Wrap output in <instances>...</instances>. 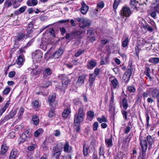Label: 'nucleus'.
<instances>
[{
  "label": "nucleus",
  "mask_w": 159,
  "mask_h": 159,
  "mask_svg": "<svg viewBox=\"0 0 159 159\" xmlns=\"http://www.w3.org/2000/svg\"><path fill=\"white\" fill-rule=\"evenodd\" d=\"M37 3V0H28L27 2V4L30 6H35Z\"/></svg>",
  "instance_id": "obj_23"
},
{
  "label": "nucleus",
  "mask_w": 159,
  "mask_h": 159,
  "mask_svg": "<svg viewBox=\"0 0 159 159\" xmlns=\"http://www.w3.org/2000/svg\"><path fill=\"white\" fill-rule=\"evenodd\" d=\"M150 62L157 64L159 62V58L157 57L151 58L149 60Z\"/></svg>",
  "instance_id": "obj_30"
},
{
  "label": "nucleus",
  "mask_w": 159,
  "mask_h": 159,
  "mask_svg": "<svg viewBox=\"0 0 159 159\" xmlns=\"http://www.w3.org/2000/svg\"><path fill=\"white\" fill-rule=\"evenodd\" d=\"M63 148V145L61 143H59L57 146L54 147L53 150L54 153L61 152Z\"/></svg>",
  "instance_id": "obj_16"
},
{
  "label": "nucleus",
  "mask_w": 159,
  "mask_h": 159,
  "mask_svg": "<svg viewBox=\"0 0 159 159\" xmlns=\"http://www.w3.org/2000/svg\"><path fill=\"white\" fill-rule=\"evenodd\" d=\"M152 5L153 8H155L157 11H159V0H154L153 3Z\"/></svg>",
  "instance_id": "obj_21"
},
{
  "label": "nucleus",
  "mask_w": 159,
  "mask_h": 159,
  "mask_svg": "<svg viewBox=\"0 0 159 159\" xmlns=\"http://www.w3.org/2000/svg\"><path fill=\"white\" fill-rule=\"evenodd\" d=\"M51 84V82L47 81H44L43 82V85L42 87H47L48 86Z\"/></svg>",
  "instance_id": "obj_48"
},
{
  "label": "nucleus",
  "mask_w": 159,
  "mask_h": 159,
  "mask_svg": "<svg viewBox=\"0 0 159 159\" xmlns=\"http://www.w3.org/2000/svg\"><path fill=\"white\" fill-rule=\"evenodd\" d=\"M132 74V71L131 69L128 68L127 69L123 75L122 79L125 82L127 83L129 80L130 76Z\"/></svg>",
  "instance_id": "obj_7"
},
{
  "label": "nucleus",
  "mask_w": 159,
  "mask_h": 159,
  "mask_svg": "<svg viewBox=\"0 0 159 159\" xmlns=\"http://www.w3.org/2000/svg\"><path fill=\"white\" fill-rule=\"evenodd\" d=\"M151 16L153 18H155L156 16H157V13H159V11L157 12L155 10V8H153L152 7V5L151 10Z\"/></svg>",
  "instance_id": "obj_27"
},
{
  "label": "nucleus",
  "mask_w": 159,
  "mask_h": 159,
  "mask_svg": "<svg viewBox=\"0 0 159 159\" xmlns=\"http://www.w3.org/2000/svg\"><path fill=\"white\" fill-rule=\"evenodd\" d=\"M18 154V151L15 149H13L11 151L10 156V159H15Z\"/></svg>",
  "instance_id": "obj_18"
},
{
  "label": "nucleus",
  "mask_w": 159,
  "mask_h": 159,
  "mask_svg": "<svg viewBox=\"0 0 159 159\" xmlns=\"http://www.w3.org/2000/svg\"><path fill=\"white\" fill-rule=\"evenodd\" d=\"M88 148L84 146L83 147V154L84 156H86L88 154Z\"/></svg>",
  "instance_id": "obj_47"
},
{
  "label": "nucleus",
  "mask_w": 159,
  "mask_h": 159,
  "mask_svg": "<svg viewBox=\"0 0 159 159\" xmlns=\"http://www.w3.org/2000/svg\"><path fill=\"white\" fill-rule=\"evenodd\" d=\"M84 51L82 50H78L77 52L75 53V56L76 57H78L80 56L83 52Z\"/></svg>",
  "instance_id": "obj_52"
},
{
  "label": "nucleus",
  "mask_w": 159,
  "mask_h": 159,
  "mask_svg": "<svg viewBox=\"0 0 159 159\" xmlns=\"http://www.w3.org/2000/svg\"><path fill=\"white\" fill-rule=\"evenodd\" d=\"M150 91H147L145 92H144L142 94V95L143 96L144 98H145L147 97L149 95Z\"/></svg>",
  "instance_id": "obj_51"
},
{
  "label": "nucleus",
  "mask_w": 159,
  "mask_h": 159,
  "mask_svg": "<svg viewBox=\"0 0 159 159\" xmlns=\"http://www.w3.org/2000/svg\"><path fill=\"white\" fill-rule=\"evenodd\" d=\"M43 132V130L42 128H39L37 129L34 133V135L35 137H38L39 135L42 134Z\"/></svg>",
  "instance_id": "obj_29"
},
{
  "label": "nucleus",
  "mask_w": 159,
  "mask_h": 159,
  "mask_svg": "<svg viewBox=\"0 0 159 159\" xmlns=\"http://www.w3.org/2000/svg\"><path fill=\"white\" fill-rule=\"evenodd\" d=\"M98 123L97 122H95L93 125V129L94 131L97 130L98 129Z\"/></svg>",
  "instance_id": "obj_46"
},
{
  "label": "nucleus",
  "mask_w": 159,
  "mask_h": 159,
  "mask_svg": "<svg viewBox=\"0 0 159 159\" xmlns=\"http://www.w3.org/2000/svg\"><path fill=\"white\" fill-rule=\"evenodd\" d=\"M52 73V71L51 69L49 68L46 69L43 72V75L44 76H47L50 75Z\"/></svg>",
  "instance_id": "obj_32"
},
{
  "label": "nucleus",
  "mask_w": 159,
  "mask_h": 159,
  "mask_svg": "<svg viewBox=\"0 0 159 159\" xmlns=\"http://www.w3.org/2000/svg\"><path fill=\"white\" fill-rule=\"evenodd\" d=\"M127 89L130 92L134 93L135 91V89L133 86L128 87Z\"/></svg>",
  "instance_id": "obj_49"
},
{
  "label": "nucleus",
  "mask_w": 159,
  "mask_h": 159,
  "mask_svg": "<svg viewBox=\"0 0 159 159\" xmlns=\"http://www.w3.org/2000/svg\"><path fill=\"white\" fill-rule=\"evenodd\" d=\"M8 150V148L6 145L3 144L1 146V149L0 152V156H2V155L5 154Z\"/></svg>",
  "instance_id": "obj_17"
},
{
  "label": "nucleus",
  "mask_w": 159,
  "mask_h": 159,
  "mask_svg": "<svg viewBox=\"0 0 159 159\" xmlns=\"http://www.w3.org/2000/svg\"><path fill=\"white\" fill-rule=\"evenodd\" d=\"M140 144L141 147L142 157L144 158L146 156V152L148 148V143L145 139L142 137H140Z\"/></svg>",
  "instance_id": "obj_5"
},
{
  "label": "nucleus",
  "mask_w": 159,
  "mask_h": 159,
  "mask_svg": "<svg viewBox=\"0 0 159 159\" xmlns=\"http://www.w3.org/2000/svg\"><path fill=\"white\" fill-rule=\"evenodd\" d=\"M43 53L40 50H36L33 53V60L35 61H40L42 57Z\"/></svg>",
  "instance_id": "obj_6"
},
{
  "label": "nucleus",
  "mask_w": 159,
  "mask_h": 159,
  "mask_svg": "<svg viewBox=\"0 0 159 159\" xmlns=\"http://www.w3.org/2000/svg\"><path fill=\"white\" fill-rule=\"evenodd\" d=\"M120 0H115L114 3L113 4V7L114 9H116L117 8L119 3Z\"/></svg>",
  "instance_id": "obj_43"
},
{
  "label": "nucleus",
  "mask_w": 159,
  "mask_h": 159,
  "mask_svg": "<svg viewBox=\"0 0 159 159\" xmlns=\"http://www.w3.org/2000/svg\"><path fill=\"white\" fill-rule=\"evenodd\" d=\"M32 104L33 106L35 108H37L40 106L39 102L37 100H35L34 101H33L32 102Z\"/></svg>",
  "instance_id": "obj_45"
},
{
  "label": "nucleus",
  "mask_w": 159,
  "mask_h": 159,
  "mask_svg": "<svg viewBox=\"0 0 159 159\" xmlns=\"http://www.w3.org/2000/svg\"><path fill=\"white\" fill-rule=\"evenodd\" d=\"M81 6L82 7L80 9V11L82 13L85 14L87 13L88 10V6L84 2H82Z\"/></svg>",
  "instance_id": "obj_13"
},
{
  "label": "nucleus",
  "mask_w": 159,
  "mask_h": 159,
  "mask_svg": "<svg viewBox=\"0 0 159 159\" xmlns=\"http://www.w3.org/2000/svg\"><path fill=\"white\" fill-rule=\"evenodd\" d=\"M15 75V72L14 71H11L8 74V76L10 78L14 77Z\"/></svg>",
  "instance_id": "obj_56"
},
{
  "label": "nucleus",
  "mask_w": 159,
  "mask_h": 159,
  "mask_svg": "<svg viewBox=\"0 0 159 159\" xmlns=\"http://www.w3.org/2000/svg\"><path fill=\"white\" fill-rule=\"evenodd\" d=\"M121 105L126 110L127 109L128 107V105L126 99L124 98L123 99Z\"/></svg>",
  "instance_id": "obj_34"
},
{
  "label": "nucleus",
  "mask_w": 159,
  "mask_h": 159,
  "mask_svg": "<svg viewBox=\"0 0 159 159\" xmlns=\"http://www.w3.org/2000/svg\"><path fill=\"white\" fill-rule=\"evenodd\" d=\"M56 98V94L53 93L51 95L49 96L48 99V102L50 105H52V103L54 101Z\"/></svg>",
  "instance_id": "obj_26"
},
{
  "label": "nucleus",
  "mask_w": 159,
  "mask_h": 159,
  "mask_svg": "<svg viewBox=\"0 0 159 159\" xmlns=\"http://www.w3.org/2000/svg\"><path fill=\"white\" fill-rule=\"evenodd\" d=\"M5 5L7 7H9L12 5L11 0H6L5 2Z\"/></svg>",
  "instance_id": "obj_42"
},
{
  "label": "nucleus",
  "mask_w": 159,
  "mask_h": 159,
  "mask_svg": "<svg viewBox=\"0 0 159 159\" xmlns=\"http://www.w3.org/2000/svg\"><path fill=\"white\" fill-rule=\"evenodd\" d=\"M70 114V110L67 108L62 113V116L65 118H66Z\"/></svg>",
  "instance_id": "obj_35"
},
{
  "label": "nucleus",
  "mask_w": 159,
  "mask_h": 159,
  "mask_svg": "<svg viewBox=\"0 0 159 159\" xmlns=\"http://www.w3.org/2000/svg\"><path fill=\"white\" fill-rule=\"evenodd\" d=\"M99 69L98 68H96L94 70V74L96 75H98L99 74Z\"/></svg>",
  "instance_id": "obj_63"
},
{
  "label": "nucleus",
  "mask_w": 159,
  "mask_h": 159,
  "mask_svg": "<svg viewBox=\"0 0 159 159\" xmlns=\"http://www.w3.org/2000/svg\"><path fill=\"white\" fill-rule=\"evenodd\" d=\"M75 21L73 20H70V22L71 23V25L73 26H74L77 24L76 23V21H77L75 20Z\"/></svg>",
  "instance_id": "obj_62"
},
{
  "label": "nucleus",
  "mask_w": 159,
  "mask_h": 159,
  "mask_svg": "<svg viewBox=\"0 0 159 159\" xmlns=\"http://www.w3.org/2000/svg\"><path fill=\"white\" fill-rule=\"evenodd\" d=\"M25 38V34L22 33H20L16 37L15 39L17 41H20L23 40Z\"/></svg>",
  "instance_id": "obj_22"
},
{
  "label": "nucleus",
  "mask_w": 159,
  "mask_h": 159,
  "mask_svg": "<svg viewBox=\"0 0 159 159\" xmlns=\"http://www.w3.org/2000/svg\"><path fill=\"white\" fill-rule=\"evenodd\" d=\"M85 78V76L82 75L80 76L77 82V84L79 85H81L84 83Z\"/></svg>",
  "instance_id": "obj_19"
},
{
  "label": "nucleus",
  "mask_w": 159,
  "mask_h": 159,
  "mask_svg": "<svg viewBox=\"0 0 159 159\" xmlns=\"http://www.w3.org/2000/svg\"><path fill=\"white\" fill-rule=\"evenodd\" d=\"M49 42L48 38H42L40 48L44 50H46L49 44Z\"/></svg>",
  "instance_id": "obj_10"
},
{
  "label": "nucleus",
  "mask_w": 159,
  "mask_h": 159,
  "mask_svg": "<svg viewBox=\"0 0 159 159\" xmlns=\"http://www.w3.org/2000/svg\"><path fill=\"white\" fill-rule=\"evenodd\" d=\"M61 132L59 130H56L54 131V135L56 137H58L60 136Z\"/></svg>",
  "instance_id": "obj_50"
},
{
  "label": "nucleus",
  "mask_w": 159,
  "mask_h": 159,
  "mask_svg": "<svg viewBox=\"0 0 159 159\" xmlns=\"http://www.w3.org/2000/svg\"><path fill=\"white\" fill-rule=\"evenodd\" d=\"M138 3V2L136 1L135 0H131V5H133L134 7V8H135L136 10H137V3Z\"/></svg>",
  "instance_id": "obj_40"
},
{
  "label": "nucleus",
  "mask_w": 159,
  "mask_h": 159,
  "mask_svg": "<svg viewBox=\"0 0 159 159\" xmlns=\"http://www.w3.org/2000/svg\"><path fill=\"white\" fill-rule=\"evenodd\" d=\"M96 77V75L93 73L90 74L89 75V80L90 83V85H92L93 82L94 81Z\"/></svg>",
  "instance_id": "obj_25"
},
{
  "label": "nucleus",
  "mask_w": 159,
  "mask_h": 159,
  "mask_svg": "<svg viewBox=\"0 0 159 159\" xmlns=\"http://www.w3.org/2000/svg\"><path fill=\"white\" fill-rule=\"evenodd\" d=\"M75 20L79 22V25L80 28H84L89 26L91 23L89 20L85 18H75Z\"/></svg>",
  "instance_id": "obj_4"
},
{
  "label": "nucleus",
  "mask_w": 159,
  "mask_h": 159,
  "mask_svg": "<svg viewBox=\"0 0 159 159\" xmlns=\"http://www.w3.org/2000/svg\"><path fill=\"white\" fill-rule=\"evenodd\" d=\"M74 103L76 107L78 108V113L75 116L74 123L75 124H80L84 120V117L85 114L83 110L84 107L81 102H75Z\"/></svg>",
  "instance_id": "obj_1"
},
{
  "label": "nucleus",
  "mask_w": 159,
  "mask_h": 159,
  "mask_svg": "<svg viewBox=\"0 0 159 159\" xmlns=\"http://www.w3.org/2000/svg\"><path fill=\"white\" fill-rule=\"evenodd\" d=\"M32 71L31 72V76L32 78L36 79L39 77L41 72V68L39 66L33 64L30 67Z\"/></svg>",
  "instance_id": "obj_3"
},
{
  "label": "nucleus",
  "mask_w": 159,
  "mask_h": 159,
  "mask_svg": "<svg viewBox=\"0 0 159 159\" xmlns=\"http://www.w3.org/2000/svg\"><path fill=\"white\" fill-rule=\"evenodd\" d=\"M99 154L100 155H103L104 154L103 148L102 146L99 148Z\"/></svg>",
  "instance_id": "obj_61"
},
{
  "label": "nucleus",
  "mask_w": 159,
  "mask_h": 159,
  "mask_svg": "<svg viewBox=\"0 0 159 159\" xmlns=\"http://www.w3.org/2000/svg\"><path fill=\"white\" fill-rule=\"evenodd\" d=\"M105 143L108 147H111L112 146V140L111 139H106Z\"/></svg>",
  "instance_id": "obj_33"
},
{
  "label": "nucleus",
  "mask_w": 159,
  "mask_h": 159,
  "mask_svg": "<svg viewBox=\"0 0 159 159\" xmlns=\"http://www.w3.org/2000/svg\"><path fill=\"white\" fill-rule=\"evenodd\" d=\"M98 120L100 123L103 122H107V120L104 116H102L101 117H98L97 118Z\"/></svg>",
  "instance_id": "obj_36"
},
{
  "label": "nucleus",
  "mask_w": 159,
  "mask_h": 159,
  "mask_svg": "<svg viewBox=\"0 0 159 159\" xmlns=\"http://www.w3.org/2000/svg\"><path fill=\"white\" fill-rule=\"evenodd\" d=\"M26 8V7L25 6H23L20 8L19 9V11L20 13H23L25 11V10Z\"/></svg>",
  "instance_id": "obj_55"
},
{
  "label": "nucleus",
  "mask_w": 159,
  "mask_h": 159,
  "mask_svg": "<svg viewBox=\"0 0 159 159\" xmlns=\"http://www.w3.org/2000/svg\"><path fill=\"white\" fill-rule=\"evenodd\" d=\"M24 111V109L23 107H21L18 113V117L20 118L21 116L23 115Z\"/></svg>",
  "instance_id": "obj_39"
},
{
  "label": "nucleus",
  "mask_w": 159,
  "mask_h": 159,
  "mask_svg": "<svg viewBox=\"0 0 159 159\" xmlns=\"http://www.w3.org/2000/svg\"><path fill=\"white\" fill-rule=\"evenodd\" d=\"M111 83V89L112 87L114 89L118 88L119 87V84L117 80L115 77H113L110 79Z\"/></svg>",
  "instance_id": "obj_11"
},
{
  "label": "nucleus",
  "mask_w": 159,
  "mask_h": 159,
  "mask_svg": "<svg viewBox=\"0 0 159 159\" xmlns=\"http://www.w3.org/2000/svg\"><path fill=\"white\" fill-rule=\"evenodd\" d=\"M61 78V82L63 84L67 85L69 83L68 78L66 75H62Z\"/></svg>",
  "instance_id": "obj_20"
},
{
  "label": "nucleus",
  "mask_w": 159,
  "mask_h": 159,
  "mask_svg": "<svg viewBox=\"0 0 159 159\" xmlns=\"http://www.w3.org/2000/svg\"><path fill=\"white\" fill-rule=\"evenodd\" d=\"M131 14L130 9L126 7H123L120 11V15L123 17H129Z\"/></svg>",
  "instance_id": "obj_8"
},
{
  "label": "nucleus",
  "mask_w": 159,
  "mask_h": 159,
  "mask_svg": "<svg viewBox=\"0 0 159 159\" xmlns=\"http://www.w3.org/2000/svg\"><path fill=\"white\" fill-rule=\"evenodd\" d=\"M129 42V39L128 38H126L122 42V46L125 47L127 46L128 43Z\"/></svg>",
  "instance_id": "obj_41"
},
{
  "label": "nucleus",
  "mask_w": 159,
  "mask_h": 159,
  "mask_svg": "<svg viewBox=\"0 0 159 159\" xmlns=\"http://www.w3.org/2000/svg\"><path fill=\"white\" fill-rule=\"evenodd\" d=\"M16 110L11 111L9 114L11 118H13L16 115Z\"/></svg>",
  "instance_id": "obj_53"
},
{
  "label": "nucleus",
  "mask_w": 159,
  "mask_h": 159,
  "mask_svg": "<svg viewBox=\"0 0 159 159\" xmlns=\"http://www.w3.org/2000/svg\"><path fill=\"white\" fill-rule=\"evenodd\" d=\"M74 131H75L77 133L79 132L80 130V124H77L74 123Z\"/></svg>",
  "instance_id": "obj_31"
},
{
  "label": "nucleus",
  "mask_w": 159,
  "mask_h": 159,
  "mask_svg": "<svg viewBox=\"0 0 159 159\" xmlns=\"http://www.w3.org/2000/svg\"><path fill=\"white\" fill-rule=\"evenodd\" d=\"M87 118L89 119L90 121H92L93 119L94 115L93 111H89L87 113Z\"/></svg>",
  "instance_id": "obj_24"
},
{
  "label": "nucleus",
  "mask_w": 159,
  "mask_h": 159,
  "mask_svg": "<svg viewBox=\"0 0 159 159\" xmlns=\"http://www.w3.org/2000/svg\"><path fill=\"white\" fill-rule=\"evenodd\" d=\"M32 120L35 125H37L39 122V117L36 116H34L32 117Z\"/></svg>",
  "instance_id": "obj_28"
},
{
  "label": "nucleus",
  "mask_w": 159,
  "mask_h": 159,
  "mask_svg": "<svg viewBox=\"0 0 159 159\" xmlns=\"http://www.w3.org/2000/svg\"><path fill=\"white\" fill-rule=\"evenodd\" d=\"M96 64L97 62L96 61L91 60L88 63L87 67L88 69L92 70L96 66Z\"/></svg>",
  "instance_id": "obj_15"
},
{
  "label": "nucleus",
  "mask_w": 159,
  "mask_h": 159,
  "mask_svg": "<svg viewBox=\"0 0 159 159\" xmlns=\"http://www.w3.org/2000/svg\"><path fill=\"white\" fill-rule=\"evenodd\" d=\"M12 5H13V7L14 8H16L17 7H19V6H16V3L17 2L16 0H11Z\"/></svg>",
  "instance_id": "obj_58"
},
{
  "label": "nucleus",
  "mask_w": 159,
  "mask_h": 159,
  "mask_svg": "<svg viewBox=\"0 0 159 159\" xmlns=\"http://www.w3.org/2000/svg\"><path fill=\"white\" fill-rule=\"evenodd\" d=\"M97 7L100 8H102L104 6V3L102 2H99L97 5Z\"/></svg>",
  "instance_id": "obj_54"
},
{
  "label": "nucleus",
  "mask_w": 159,
  "mask_h": 159,
  "mask_svg": "<svg viewBox=\"0 0 159 159\" xmlns=\"http://www.w3.org/2000/svg\"><path fill=\"white\" fill-rule=\"evenodd\" d=\"M55 115V113L54 111H50L48 114V116L49 117H52Z\"/></svg>",
  "instance_id": "obj_59"
},
{
  "label": "nucleus",
  "mask_w": 159,
  "mask_h": 159,
  "mask_svg": "<svg viewBox=\"0 0 159 159\" xmlns=\"http://www.w3.org/2000/svg\"><path fill=\"white\" fill-rule=\"evenodd\" d=\"M63 53V50L61 48H59L51 56L49 55V51H48L45 54L44 57L48 60L50 58H54L56 59L59 58Z\"/></svg>",
  "instance_id": "obj_2"
},
{
  "label": "nucleus",
  "mask_w": 159,
  "mask_h": 159,
  "mask_svg": "<svg viewBox=\"0 0 159 159\" xmlns=\"http://www.w3.org/2000/svg\"><path fill=\"white\" fill-rule=\"evenodd\" d=\"M159 95V91L157 89H155L152 93V96L153 98L157 97Z\"/></svg>",
  "instance_id": "obj_37"
},
{
  "label": "nucleus",
  "mask_w": 159,
  "mask_h": 159,
  "mask_svg": "<svg viewBox=\"0 0 159 159\" xmlns=\"http://www.w3.org/2000/svg\"><path fill=\"white\" fill-rule=\"evenodd\" d=\"M146 139L149 145L148 149L150 150L152 148V144L154 142V138L151 135H148L147 136Z\"/></svg>",
  "instance_id": "obj_12"
},
{
  "label": "nucleus",
  "mask_w": 159,
  "mask_h": 159,
  "mask_svg": "<svg viewBox=\"0 0 159 159\" xmlns=\"http://www.w3.org/2000/svg\"><path fill=\"white\" fill-rule=\"evenodd\" d=\"M31 135L29 131L28 130H26L24 133L22 134L20 137V139L22 140L21 141L23 142L25 141H28L30 138Z\"/></svg>",
  "instance_id": "obj_9"
},
{
  "label": "nucleus",
  "mask_w": 159,
  "mask_h": 159,
  "mask_svg": "<svg viewBox=\"0 0 159 159\" xmlns=\"http://www.w3.org/2000/svg\"><path fill=\"white\" fill-rule=\"evenodd\" d=\"M69 143L68 142H66L65 144L64 147V151L65 152H68L69 150Z\"/></svg>",
  "instance_id": "obj_44"
},
{
  "label": "nucleus",
  "mask_w": 159,
  "mask_h": 159,
  "mask_svg": "<svg viewBox=\"0 0 159 159\" xmlns=\"http://www.w3.org/2000/svg\"><path fill=\"white\" fill-rule=\"evenodd\" d=\"M49 33L52 37H54L55 36L54 31L53 29H50L49 31Z\"/></svg>",
  "instance_id": "obj_57"
},
{
  "label": "nucleus",
  "mask_w": 159,
  "mask_h": 159,
  "mask_svg": "<svg viewBox=\"0 0 159 159\" xmlns=\"http://www.w3.org/2000/svg\"><path fill=\"white\" fill-rule=\"evenodd\" d=\"M12 118L10 116L9 114L6 115L4 117L3 120L4 121H6L8 120L9 119L11 118Z\"/></svg>",
  "instance_id": "obj_60"
},
{
  "label": "nucleus",
  "mask_w": 159,
  "mask_h": 159,
  "mask_svg": "<svg viewBox=\"0 0 159 159\" xmlns=\"http://www.w3.org/2000/svg\"><path fill=\"white\" fill-rule=\"evenodd\" d=\"M130 130V128L129 126H127L125 129V134L128 133Z\"/></svg>",
  "instance_id": "obj_64"
},
{
  "label": "nucleus",
  "mask_w": 159,
  "mask_h": 159,
  "mask_svg": "<svg viewBox=\"0 0 159 159\" xmlns=\"http://www.w3.org/2000/svg\"><path fill=\"white\" fill-rule=\"evenodd\" d=\"M10 90L11 89L10 88L8 87H7L2 91V94L3 95H7L9 93Z\"/></svg>",
  "instance_id": "obj_38"
},
{
  "label": "nucleus",
  "mask_w": 159,
  "mask_h": 159,
  "mask_svg": "<svg viewBox=\"0 0 159 159\" xmlns=\"http://www.w3.org/2000/svg\"><path fill=\"white\" fill-rule=\"evenodd\" d=\"M24 61V56L22 55L19 56L16 61L17 65H18V67H21L23 65Z\"/></svg>",
  "instance_id": "obj_14"
}]
</instances>
